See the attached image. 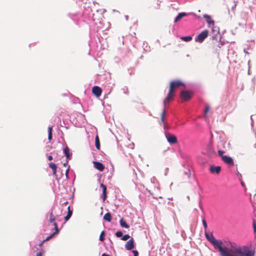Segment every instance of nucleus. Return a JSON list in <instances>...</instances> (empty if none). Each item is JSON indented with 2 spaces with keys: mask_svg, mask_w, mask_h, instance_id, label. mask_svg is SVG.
<instances>
[{
  "mask_svg": "<svg viewBox=\"0 0 256 256\" xmlns=\"http://www.w3.org/2000/svg\"><path fill=\"white\" fill-rule=\"evenodd\" d=\"M194 93L190 90H182L180 92V97L184 101H187L192 98Z\"/></svg>",
  "mask_w": 256,
  "mask_h": 256,
  "instance_id": "7ed1b4c3",
  "label": "nucleus"
},
{
  "mask_svg": "<svg viewBox=\"0 0 256 256\" xmlns=\"http://www.w3.org/2000/svg\"><path fill=\"white\" fill-rule=\"evenodd\" d=\"M36 256H42V254L40 252H38L36 254Z\"/></svg>",
  "mask_w": 256,
  "mask_h": 256,
  "instance_id": "4c0bfd02",
  "label": "nucleus"
},
{
  "mask_svg": "<svg viewBox=\"0 0 256 256\" xmlns=\"http://www.w3.org/2000/svg\"><path fill=\"white\" fill-rule=\"evenodd\" d=\"M213 240L212 244L215 249H218L221 256H254V251L248 246L231 244L230 247L223 246L222 240Z\"/></svg>",
  "mask_w": 256,
  "mask_h": 256,
  "instance_id": "f257e3e1",
  "label": "nucleus"
},
{
  "mask_svg": "<svg viewBox=\"0 0 256 256\" xmlns=\"http://www.w3.org/2000/svg\"><path fill=\"white\" fill-rule=\"evenodd\" d=\"M218 154L221 157V158L222 159V156H224L223 154L224 153V152L222 150H218Z\"/></svg>",
  "mask_w": 256,
  "mask_h": 256,
  "instance_id": "cd10ccee",
  "label": "nucleus"
},
{
  "mask_svg": "<svg viewBox=\"0 0 256 256\" xmlns=\"http://www.w3.org/2000/svg\"><path fill=\"white\" fill-rule=\"evenodd\" d=\"M92 93L97 97H99L102 92V90L98 86H94L92 88Z\"/></svg>",
  "mask_w": 256,
  "mask_h": 256,
  "instance_id": "6e6552de",
  "label": "nucleus"
},
{
  "mask_svg": "<svg viewBox=\"0 0 256 256\" xmlns=\"http://www.w3.org/2000/svg\"><path fill=\"white\" fill-rule=\"evenodd\" d=\"M182 86H184V82L180 80H174L170 82L168 92L164 100V104H166V102H169L172 100L174 95V90Z\"/></svg>",
  "mask_w": 256,
  "mask_h": 256,
  "instance_id": "f03ea898",
  "label": "nucleus"
},
{
  "mask_svg": "<svg viewBox=\"0 0 256 256\" xmlns=\"http://www.w3.org/2000/svg\"><path fill=\"white\" fill-rule=\"evenodd\" d=\"M102 256H110L109 255H108L106 254H103Z\"/></svg>",
  "mask_w": 256,
  "mask_h": 256,
  "instance_id": "58836bf2",
  "label": "nucleus"
},
{
  "mask_svg": "<svg viewBox=\"0 0 256 256\" xmlns=\"http://www.w3.org/2000/svg\"><path fill=\"white\" fill-rule=\"evenodd\" d=\"M93 164L94 167L100 172H102L104 169V166L102 162L94 161Z\"/></svg>",
  "mask_w": 256,
  "mask_h": 256,
  "instance_id": "0eeeda50",
  "label": "nucleus"
},
{
  "mask_svg": "<svg viewBox=\"0 0 256 256\" xmlns=\"http://www.w3.org/2000/svg\"><path fill=\"white\" fill-rule=\"evenodd\" d=\"M253 228H254V232H256V221L254 220L253 222Z\"/></svg>",
  "mask_w": 256,
  "mask_h": 256,
  "instance_id": "2f4dec72",
  "label": "nucleus"
},
{
  "mask_svg": "<svg viewBox=\"0 0 256 256\" xmlns=\"http://www.w3.org/2000/svg\"><path fill=\"white\" fill-rule=\"evenodd\" d=\"M116 236L118 238L122 237V232L121 231H118L116 233Z\"/></svg>",
  "mask_w": 256,
  "mask_h": 256,
  "instance_id": "c85d7f7f",
  "label": "nucleus"
},
{
  "mask_svg": "<svg viewBox=\"0 0 256 256\" xmlns=\"http://www.w3.org/2000/svg\"><path fill=\"white\" fill-rule=\"evenodd\" d=\"M104 231H102L100 233V241H104Z\"/></svg>",
  "mask_w": 256,
  "mask_h": 256,
  "instance_id": "bb28decb",
  "label": "nucleus"
},
{
  "mask_svg": "<svg viewBox=\"0 0 256 256\" xmlns=\"http://www.w3.org/2000/svg\"><path fill=\"white\" fill-rule=\"evenodd\" d=\"M187 16V14L185 12L180 13L178 16L176 18L174 22H176L181 20L183 17Z\"/></svg>",
  "mask_w": 256,
  "mask_h": 256,
  "instance_id": "f3484780",
  "label": "nucleus"
},
{
  "mask_svg": "<svg viewBox=\"0 0 256 256\" xmlns=\"http://www.w3.org/2000/svg\"><path fill=\"white\" fill-rule=\"evenodd\" d=\"M202 224L204 225V227L205 230H206L207 228V224L204 219L202 220Z\"/></svg>",
  "mask_w": 256,
  "mask_h": 256,
  "instance_id": "7c9ffc66",
  "label": "nucleus"
},
{
  "mask_svg": "<svg viewBox=\"0 0 256 256\" xmlns=\"http://www.w3.org/2000/svg\"><path fill=\"white\" fill-rule=\"evenodd\" d=\"M103 218L104 220L107 221L108 222H110L112 220V216L110 212L106 213L104 217Z\"/></svg>",
  "mask_w": 256,
  "mask_h": 256,
  "instance_id": "a211bd4d",
  "label": "nucleus"
},
{
  "mask_svg": "<svg viewBox=\"0 0 256 256\" xmlns=\"http://www.w3.org/2000/svg\"><path fill=\"white\" fill-rule=\"evenodd\" d=\"M167 140L170 144H174L177 143L178 140L176 136L172 134H168L166 135Z\"/></svg>",
  "mask_w": 256,
  "mask_h": 256,
  "instance_id": "39448f33",
  "label": "nucleus"
},
{
  "mask_svg": "<svg viewBox=\"0 0 256 256\" xmlns=\"http://www.w3.org/2000/svg\"><path fill=\"white\" fill-rule=\"evenodd\" d=\"M180 38L184 41L188 42L192 40V37L191 36H182Z\"/></svg>",
  "mask_w": 256,
  "mask_h": 256,
  "instance_id": "393cba45",
  "label": "nucleus"
},
{
  "mask_svg": "<svg viewBox=\"0 0 256 256\" xmlns=\"http://www.w3.org/2000/svg\"><path fill=\"white\" fill-rule=\"evenodd\" d=\"M132 252L134 254V256H138V252L136 250H132Z\"/></svg>",
  "mask_w": 256,
  "mask_h": 256,
  "instance_id": "72a5a7b5",
  "label": "nucleus"
},
{
  "mask_svg": "<svg viewBox=\"0 0 256 256\" xmlns=\"http://www.w3.org/2000/svg\"><path fill=\"white\" fill-rule=\"evenodd\" d=\"M54 226L55 231L53 233L50 234L49 236H48L45 240H43L42 242L49 240L54 234H57L58 233L59 230L58 229V224L56 222H54Z\"/></svg>",
  "mask_w": 256,
  "mask_h": 256,
  "instance_id": "f8f14e48",
  "label": "nucleus"
},
{
  "mask_svg": "<svg viewBox=\"0 0 256 256\" xmlns=\"http://www.w3.org/2000/svg\"><path fill=\"white\" fill-rule=\"evenodd\" d=\"M125 248L128 250H132L134 248V240L132 238L126 242Z\"/></svg>",
  "mask_w": 256,
  "mask_h": 256,
  "instance_id": "1a4fd4ad",
  "label": "nucleus"
},
{
  "mask_svg": "<svg viewBox=\"0 0 256 256\" xmlns=\"http://www.w3.org/2000/svg\"><path fill=\"white\" fill-rule=\"evenodd\" d=\"M52 127H49L48 128V132L50 134L52 133Z\"/></svg>",
  "mask_w": 256,
  "mask_h": 256,
  "instance_id": "c9c22d12",
  "label": "nucleus"
},
{
  "mask_svg": "<svg viewBox=\"0 0 256 256\" xmlns=\"http://www.w3.org/2000/svg\"><path fill=\"white\" fill-rule=\"evenodd\" d=\"M120 225L122 227L128 228H130V226L126 224L124 218H121L120 221Z\"/></svg>",
  "mask_w": 256,
  "mask_h": 256,
  "instance_id": "6ab92c4d",
  "label": "nucleus"
},
{
  "mask_svg": "<svg viewBox=\"0 0 256 256\" xmlns=\"http://www.w3.org/2000/svg\"><path fill=\"white\" fill-rule=\"evenodd\" d=\"M100 186L102 188L103 201H104L106 198V186L103 184H101Z\"/></svg>",
  "mask_w": 256,
  "mask_h": 256,
  "instance_id": "ddd939ff",
  "label": "nucleus"
},
{
  "mask_svg": "<svg viewBox=\"0 0 256 256\" xmlns=\"http://www.w3.org/2000/svg\"><path fill=\"white\" fill-rule=\"evenodd\" d=\"M222 160L226 164L234 166V162L233 159L228 156H222Z\"/></svg>",
  "mask_w": 256,
  "mask_h": 256,
  "instance_id": "423d86ee",
  "label": "nucleus"
},
{
  "mask_svg": "<svg viewBox=\"0 0 256 256\" xmlns=\"http://www.w3.org/2000/svg\"><path fill=\"white\" fill-rule=\"evenodd\" d=\"M204 18L206 20V22L209 24H214V21L212 20V18H211V17L210 16H208L206 14H205L204 15Z\"/></svg>",
  "mask_w": 256,
  "mask_h": 256,
  "instance_id": "2eb2a0df",
  "label": "nucleus"
},
{
  "mask_svg": "<svg viewBox=\"0 0 256 256\" xmlns=\"http://www.w3.org/2000/svg\"><path fill=\"white\" fill-rule=\"evenodd\" d=\"M205 235L206 238L212 243V241H214V240H215L216 238H214L212 234H208L207 232H205Z\"/></svg>",
  "mask_w": 256,
  "mask_h": 256,
  "instance_id": "aec40b11",
  "label": "nucleus"
},
{
  "mask_svg": "<svg viewBox=\"0 0 256 256\" xmlns=\"http://www.w3.org/2000/svg\"><path fill=\"white\" fill-rule=\"evenodd\" d=\"M208 30H204L201 32L196 38V41L202 42L204 40L208 37Z\"/></svg>",
  "mask_w": 256,
  "mask_h": 256,
  "instance_id": "20e7f679",
  "label": "nucleus"
},
{
  "mask_svg": "<svg viewBox=\"0 0 256 256\" xmlns=\"http://www.w3.org/2000/svg\"><path fill=\"white\" fill-rule=\"evenodd\" d=\"M48 165H49V166L52 168L54 175L56 177L57 176V174H56L57 166H56V164L54 163L50 162L48 164Z\"/></svg>",
  "mask_w": 256,
  "mask_h": 256,
  "instance_id": "4468645a",
  "label": "nucleus"
},
{
  "mask_svg": "<svg viewBox=\"0 0 256 256\" xmlns=\"http://www.w3.org/2000/svg\"><path fill=\"white\" fill-rule=\"evenodd\" d=\"M206 154L209 156H212L216 154L214 148L210 145L207 146Z\"/></svg>",
  "mask_w": 256,
  "mask_h": 256,
  "instance_id": "9d476101",
  "label": "nucleus"
},
{
  "mask_svg": "<svg viewBox=\"0 0 256 256\" xmlns=\"http://www.w3.org/2000/svg\"><path fill=\"white\" fill-rule=\"evenodd\" d=\"M95 145L96 147L98 150H100V142L98 136H96L95 138Z\"/></svg>",
  "mask_w": 256,
  "mask_h": 256,
  "instance_id": "4be33fe9",
  "label": "nucleus"
},
{
  "mask_svg": "<svg viewBox=\"0 0 256 256\" xmlns=\"http://www.w3.org/2000/svg\"><path fill=\"white\" fill-rule=\"evenodd\" d=\"M72 214V210L70 209V206H68V214H67L66 216L64 217V220L66 221L68 220L71 217Z\"/></svg>",
  "mask_w": 256,
  "mask_h": 256,
  "instance_id": "dca6fc26",
  "label": "nucleus"
},
{
  "mask_svg": "<svg viewBox=\"0 0 256 256\" xmlns=\"http://www.w3.org/2000/svg\"><path fill=\"white\" fill-rule=\"evenodd\" d=\"M130 238V236L128 234H125L124 235L122 238V240H128V239H129Z\"/></svg>",
  "mask_w": 256,
  "mask_h": 256,
  "instance_id": "a878e982",
  "label": "nucleus"
},
{
  "mask_svg": "<svg viewBox=\"0 0 256 256\" xmlns=\"http://www.w3.org/2000/svg\"><path fill=\"white\" fill-rule=\"evenodd\" d=\"M48 158L49 160H52V156H48Z\"/></svg>",
  "mask_w": 256,
  "mask_h": 256,
  "instance_id": "e433bc0d",
  "label": "nucleus"
},
{
  "mask_svg": "<svg viewBox=\"0 0 256 256\" xmlns=\"http://www.w3.org/2000/svg\"><path fill=\"white\" fill-rule=\"evenodd\" d=\"M49 222L50 223H54V222H55V216H54L52 212L50 213Z\"/></svg>",
  "mask_w": 256,
  "mask_h": 256,
  "instance_id": "5701e85b",
  "label": "nucleus"
},
{
  "mask_svg": "<svg viewBox=\"0 0 256 256\" xmlns=\"http://www.w3.org/2000/svg\"><path fill=\"white\" fill-rule=\"evenodd\" d=\"M210 170L212 174L216 173L218 174L221 170V167L220 166H211L210 168Z\"/></svg>",
  "mask_w": 256,
  "mask_h": 256,
  "instance_id": "9b49d317",
  "label": "nucleus"
},
{
  "mask_svg": "<svg viewBox=\"0 0 256 256\" xmlns=\"http://www.w3.org/2000/svg\"><path fill=\"white\" fill-rule=\"evenodd\" d=\"M236 6H237V2H234V6H232V12H234V13L235 8H236Z\"/></svg>",
  "mask_w": 256,
  "mask_h": 256,
  "instance_id": "c756f323",
  "label": "nucleus"
},
{
  "mask_svg": "<svg viewBox=\"0 0 256 256\" xmlns=\"http://www.w3.org/2000/svg\"><path fill=\"white\" fill-rule=\"evenodd\" d=\"M209 110H210V106H206V107L205 111H204L205 114H206L208 112Z\"/></svg>",
  "mask_w": 256,
  "mask_h": 256,
  "instance_id": "473e14b6",
  "label": "nucleus"
},
{
  "mask_svg": "<svg viewBox=\"0 0 256 256\" xmlns=\"http://www.w3.org/2000/svg\"><path fill=\"white\" fill-rule=\"evenodd\" d=\"M52 138V133H48V139L49 140H50Z\"/></svg>",
  "mask_w": 256,
  "mask_h": 256,
  "instance_id": "f704fd0d",
  "label": "nucleus"
},
{
  "mask_svg": "<svg viewBox=\"0 0 256 256\" xmlns=\"http://www.w3.org/2000/svg\"><path fill=\"white\" fill-rule=\"evenodd\" d=\"M165 113H166V104H164V110L161 114V122L162 123H164V118H165V116H164Z\"/></svg>",
  "mask_w": 256,
  "mask_h": 256,
  "instance_id": "b1692460",
  "label": "nucleus"
},
{
  "mask_svg": "<svg viewBox=\"0 0 256 256\" xmlns=\"http://www.w3.org/2000/svg\"><path fill=\"white\" fill-rule=\"evenodd\" d=\"M64 153L66 156L67 158H70V150L68 146L65 147L64 150Z\"/></svg>",
  "mask_w": 256,
  "mask_h": 256,
  "instance_id": "412c9836",
  "label": "nucleus"
}]
</instances>
